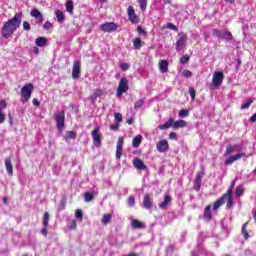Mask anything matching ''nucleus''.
Here are the masks:
<instances>
[{
  "instance_id": "052dcab7",
  "label": "nucleus",
  "mask_w": 256,
  "mask_h": 256,
  "mask_svg": "<svg viewBox=\"0 0 256 256\" xmlns=\"http://www.w3.org/2000/svg\"><path fill=\"white\" fill-rule=\"evenodd\" d=\"M137 32L139 33V35H147V31L141 28V26L137 27Z\"/></svg>"
},
{
  "instance_id": "bf43d9fd",
  "label": "nucleus",
  "mask_w": 256,
  "mask_h": 256,
  "mask_svg": "<svg viewBox=\"0 0 256 256\" xmlns=\"http://www.w3.org/2000/svg\"><path fill=\"white\" fill-rule=\"evenodd\" d=\"M120 68H121L123 71H129V64H127V63H121V64H120Z\"/></svg>"
},
{
  "instance_id": "79ce46f5",
  "label": "nucleus",
  "mask_w": 256,
  "mask_h": 256,
  "mask_svg": "<svg viewBox=\"0 0 256 256\" xmlns=\"http://www.w3.org/2000/svg\"><path fill=\"white\" fill-rule=\"evenodd\" d=\"M252 103H253V99L249 98L246 103H243L241 105V109L242 110L243 109H249V107H251Z\"/></svg>"
},
{
  "instance_id": "7c9ffc66",
  "label": "nucleus",
  "mask_w": 256,
  "mask_h": 256,
  "mask_svg": "<svg viewBox=\"0 0 256 256\" xmlns=\"http://www.w3.org/2000/svg\"><path fill=\"white\" fill-rule=\"evenodd\" d=\"M73 9H74L73 0H68L66 2V11L70 13V15H73Z\"/></svg>"
},
{
  "instance_id": "f03ea898",
  "label": "nucleus",
  "mask_w": 256,
  "mask_h": 256,
  "mask_svg": "<svg viewBox=\"0 0 256 256\" xmlns=\"http://www.w3.org/2000/svg\"><path fill=\"white\" fill-rule=\"evenodd\" d=\"M235 187V180H233L227 189L220 198L214 201L212 209L213 211H219V208L226 203V209H233L235 206V201H233V188Z\"/></svg>"
},
{
  "instance_id": "de8ad7c7",
  "label": "nucleus",
  "mask_w": 256,
  "mask_h": 256,
  "mask_svg": "<svg viewBox=\"0 0 256 256\" xmlns=\"http://www.w3.org/2000/svg\"><path fill=\"white\" fill-rule=\"evenodd\" d=\"M179 117H189V110L187 109H181L179 111Z\"/></svg>"
},
{
  "instance_id": "9b49d317",
  "label": "nucleus",
  "mask_w": 256,
  "mask_h": 256,
  "mask_svg": "<svg viewBox=\"0 0 256 256\" xmlns=\"http://www.w3.org/2000/svg\"><path fill=\"white\" fill-rule=\"evenodd\" d=\"M92 141L94 147H101V134L99 133V127L92 130Z\"/></svg>"
},
{
  "instance_id": "f8f14e48",
  "label": "nucleus",
  "mask_w": 256,
  "mask_h": 256,
  "mask_svg": "<svg viewBox=\"0 0 256 256\" xmlns=\"http://www.w3.org/2000/svg\"><path fill=\"white\" fill-rule=\"evenodd\" d=\"M156 149L159 153H166V151H169V142L165 139L160 140L156 144Z\"/></svg>"
},
{
  "instance_id": "0e129e2a",
  "label": "nucleus",
  "mask_w": 256,
  "mask_h": 256,
  "mask_svg": "<svg viewBox=\"0 0 256 256\" xmlns=\"http://www.w3.org/2000/svg\"><path fill=\"white\" fill-rule=\"evenodd\" d=\"M5 114L3 113V111L2 110H0V124L1 123H5Z\"/></svg>"
},
{
  "instance_id": "58836bf2",
  "label": "nucleus",
  "mask_w": 256,
  "mask_h": 256,
  "mask_svg": "<svg viewBox=\"0 0 256 256\" xmlns=\"http://www.w3.org/2000/svg\"><path fill=\"white\" fill-rule=\"evenodd\" d=\"M67 207V198H62L58 207V211H63Z\"/></svg>"
},
{
  "instance_id": "a18cd8bd",
  "label": "nucleus",
  "mask_w": 256,
  "mask_h": 256,
  "mask_svg": "<svg viewBox=\"0 0 256 256\" xmlns=\"http://www.w3.org/2000/svg\"><path fill=\"white\" fill-rule=\"evenodd\" d=\"M114 119L116 123L121 124V122L123 121V115L121 113H115Z\"/></svg>"
},
{
  "instance_id": "c03bdc74",
  "label": "nucleus",
  "mask_w": 256,
  "mask_h": 256,
  "mask_svg": "<svg viewBox=\"0 0 256 256\" xmlns=\"http://www.w3.org/2000/svg\"><path fill=\"white\" fill-rule=\"evenodd\" d=\"M68 228L70 229V231H75V229H77V221L76 220H71Z\"/></svg>"
},
{
  "instance_id": "1a4fd4ad",
  "label": "nucleus",
  "mask_w": 256,
  "mask_h": 256,
  "mask_svg": "<svg viewBox=\"0 0 256 256\" xmlns=\"http://www.w3.org/2000/svg\"><path fill=\"white\" fill-rule=\"evenodd\" d=\"M81 77V61L76 60L73 63L72 79H79Z\"/></svg>"
},
{
  "instance_id": "f704fd0d",
  "label": "nucleus",
  "mask_w": 256,
  "mask_h": 256,
  "mask_svg": "<svg viewBox=\"0 0 256 256\" xmlns=\"http://www.w3.org/2000/svg\"><path fill=\"white\" fill-rule=\"evenodd\" d=\"M221 39H226L227 41H231V39H233V34H231V32L229 31H224L222 32Z\"/></svg>"
},
{
  "instance_id": "6e6d98bb",
  "label": "nucleus",
  "mask_w": 256,
  "mask_h": 256,
  "mask_svg": "<svg viewBox=\"0 0 256 256\" xmlns=\"http://www.w3.org/2000/svg\"><path fill=\"white\" fill-rule=\"evenodd\" d=\"M189 94H190V97H191L192 101H195V97L197 95L196 92H195V88L190 87L189 88Z\"/></svg>"
},
{
  "instance_id": "49530a36",
  "label": "nucleus",
  "mask_w": 256,
  "mask_h": 256,
  "mask_svg": "<svg viewBox=\"0 0 256 256\" xmlns=\"http://www.w3.org/2000/svg\"><path fill=\"white\" fill-rule=\"evenodd\" d=\"M203 177H205V170H201V171L197 172L195 179L198 181H203Z\"/></svg>"
},
{
  "instance_id": "72a5a7b5",
  "label": "nucleus",
  "mask_w": 256,
  "mask_h": 256,
  "mask_svg": "<svg viewBox=\"0 0 256 256\" xmlns=\"http://www.w3.org/2000/svg\"><path fill=\"white\" fill-rule=\"evenodd\" d=\"M245 193V188L243 186H237L235 190V195L237 197H243V194Z\"/></svg>"
},
{
  "instance_id": "393cba45",
  "label": "nucleus",
  "mask_w": 256,
  "mask_h": 256,
  "mask_svg": "<svg viewBox=\"0 0 256 256\" xmlns=\"http://www.w3.org/2000/svg\"><path fill=\"white\" fill-rule=\"evenodd\" d=\"M37 47H45L47 45V38L45 37H38L35 40Z\"/></svg>"
},
{
  "instance_id": "8fccbe9b",
  "label": "nucleus",
  "mask_w": 256,
  "mask_h": 256,
  "mask_svg": "<svg viewBox=\"0 0 256 256\" xmlns=\"http://www.w3.org/2000/svg\"><path fill=\"white\" fill-rule=\"evenodd\" d=\"M167 29H171V31H179V28H177V26H175V24L169 22L166 24Z\"/></svg>"
},
{
  "instance_id": "bb28decb",
  "label": "nucleus",
  "mask_w": 256,
  "mask_h": 256,
  "mask_svg": "<svg viewBox=\"0 0 256 256\" xmlns=\"http://www.w3.org/2000/svg\"><path fill=\"white\" fill-rule=\"evenodd\" d=\"M141 141H143V136L137 135L132 140V146L135 148L139 147V145H141Z\"/></svg>"
},
{
  "instance_id": "ea45409f",
  "label": "nucleus",
  "mask_w": 256,
  "mask_h": 256,
  "mask_svg": "<svg viewBox=\"0 0 256 256\" xmlns=\"http://www.w3.org/2000/svg\"><path fill=\"white\" fill-rule=\"evenodd\" d=\"M134 49H141L143 45L141 44V38L137 37L133 41Z\"/></svg>"
},
{
  "instance_id": "473e14b6",
  "label": "nucleus",
  "mask_w": 256,
  "mask_h": 256,
  "mask_svg": "<svg viewBox=\"0 0 256 256\" xmlns=\"http://www.w3.org/2000/svg\"><path fill=\"white\" fill-rule=\"evenodd\" d=\"M249 225V222H246L242 225V235L244 239H249V232H247V226Z\"/></svg>"
},
{
  "instance_id": "423d86ee",
  "label": "nucleus",
  "mask_w": 256,
  "mask_h": 256,
  "mask_svg": "<svg viewBox=\"0 0 256 256\" xmlns=\"http://www.w3.org/2000/svg\"><path fill=\"white\" fill-rule=\"evenodd\" d=\"M99 29L102 30L103 33H113V31H117V29H119V26L114 22H106L100 24Z\"/></svg>"
},
{
  "instance_id": "338daca9",
  "label": "nucleus",
  "mask_w": 256,
  "mask_h": 256,
  "mask_svg": "<svg viewBox=\"0 0 256 256\" xmlns=\"http://www.w3.org/2000/svg\"><path fill=\"white\" fill-rule=\"evenodd\" d=\"M32 103H33V105H34L35 107H39V105H41V102H39V100H37V98H34V99L32 100Z\"/></svg>"
},
{
  "instance_id": "0eeeda50",
  "label": "nucleus",
  "mask_w": 256,
  "mask_h": 256,
  "mask_svg": "<svg viewBox=\"0 0 256 256\" xmlns=\"http://www.w3.org/2000/svg\"><path fill=\"white\" fill-rule=\"evenodd\" d=\"M187 45V34L185 33H179L178 34V40L176 41V51L181 52L183 51V48Z\"/></svg>"
},
{
  "instance_id": "cd10ccee",
  "label": "nucleus",
  "mask_w": 256,
  "mask_h": 256,
  "mask_svg": "<svg viewBox=\"0 0 256 256\" xmlns=\"http://www.w3.org/2000/svg\"><path fill=\"white\" fill-rule=\"evenodd\" d=\"M111 219H113L112 214H104L102 219H101V223L103 225H108V223H111Z\"/></svg>"
},
{
  "instance_id": "13d9d810",
  "label": "nucleus",
  "mask_w": 256,
  "mask_h": 256,
  "mask_svg": "<svg viewBox=\"0 0 256 256\" xmlns=\"http://www.w3.org/2000/svg\"><path fill=\"white\" fill-rule=\"evenodd\" d=\"M127 203L130 207H133V205H135V197L130 196L127 200Z\"/></svg>"
},
{
  "instance_id": "a211bd4d",
  "label": "nucleus",
  "mask_w": 256,
  "mask_h": 256,
  "mask_svg": "<svg viewBox=\"0 0 256 256\" xmlns=\"http://www.w3.org/2000/svg\"><path fill=\"white\" fill-rule=\"evenodd\" d=\"M204 221H211L213 219V213L211 212V205H207L203 212Z\"/></svg>"
},
{
  "instance_id": "b1692460",
  "label": "nucleus",
  "mask_w": 256,
  "mask_h": 256,
  "mask_svg": "<svg viewBox=\"0 0 256 256\" xmlns=\"http://www.w3.org/2000/svg\"><path fill=\"white\" fill-rule=\"evenodd\" d=\"M234 151H241V147L239 145H229L226 148V155H231Z\"/></svg>"
},
{
  "instance_id": "e2e57ef3",
  "label": "nucleus",
  "mask_w": 256,
  "mask_h": 256,
  "mask_svg": "<svg viewBox=\"0 0 256 256\" xmlns=\"http://www.w3.org/2000/svg\"><path fill=\"white\" fill-rule=\"evenodd\" d=\"M169 139H171L172 141H177V134L175 132H171L169 134Z\"/></svg>"
},
{
  "instance_id": "69168bd1",
  "label": "nucleus",
  "mask_w": 256,
  "mask_h": 256,
  "mask_svg": "<svg viewBox=\"0 0 256 256\" xmlns=\"http://www.w3.org/2000/svg\"><path fill=\"white\" fill-rule=\"evenodd\" d=\"M47 227L43 226V228L41 229V234L44 236V237H47Z\"/></svg>"
},
{
  "instance_id": "39448f33",
  "label": "nucleus",
  "mask_w": 256,
  "mask_h": 256,
  "mask_svg": "<svg viewBox=\"0 0 256 256\" xmlns=\"http://www.w3.org/2000/svg\"><path fill=\"white\" fill-rule=\"evenodd\" d=\"M54 118L56 119L58 131H63V129H65V111L54 114Z\"/></svg>"
},
{
  "instance_id": "3c124183",
  "label": "nucleus",
  "mask_w": 256,
  "mask_h": 256,
  "mask_svg": "<svg viewBox=\"0 0 256 256\" xmlns=\"http://www.w3.org/2000/svg\"><path fill=\"white\" fill-rule=\"evenodd\" d=\"M212 35H213L214 37H218V39H221V37H222V32H220V30H218V29H213V30H212Z\"/></svg>"
},
{
  "instance_id": "4c0bfd02",
  "label": "nucleus",
  "mask_w": 256,
  "mask_h": 256,
  "mask_svg": "<svg viewBox=\"0 0 256 256\" xmlns=\"http://www.w3.org/2000/svg\"><path fill=\"white\" fill-rule=\"evenodd\" d=\"M143 105H145V100L144 99H140V100L136 101L135 104H134L135 111L141 109V107H143Z\"/></svg>"
},
{
  "instance_id": "774afa93",
  "label": "nucleus",
  "mask_w": 256,
  "mask_h": 256,
  "mask_svg": "<svg viewBox=\"0 0 256 256\" xmlns=\"http://www.w3.org/2000/svg\"><path fill=\"white\" fill-rule=\"evenodd\" d=\"M124 256H139V254H137V253H129V254L124 255Z\"/></svg>"
},
{
  "instance_id": "6e6552de",
  "label": "nucleus",
  "mask_w": 256,
  "mask_h": 256,
  "mask_svg": "<svg viewBox=\"0 0 256 256\" xmlns=\"http://www.w3.org/2000/svg\"><path fill=\"white\" fill-rule=\"evenodd\" d=\"M127 13H128L129 21L131 23H133L134 25H137V23H139L141 21L139 16L137 14H135V8H133V6L128 7Z\"/></svg>"
},
{
  "instance_id": "4be33fe9",
  "label": "nucleus",
  "mask_w": 256,
  "mask_h": 256,
  "mask_svg": "<svg viewBox=\"0 0 256 256\" xmlns=\"http://www.w3.org/2000/svg\"><path fill=\"white\" fill-rule=\"evenodd\" d=\"M131 226L133 229H145V224L137 219L132 220Z\"/></svg>"
},
{
  "instance_id": "a878e982",
  "label": "nucleus",
  "mask_w": 256,
  "mask_h": 256,
  "mask_svg": "<svg viewBox=\"0 0 256 256\" xmlns=\"http://www.w3.org/2000/svg\"><path fill=\"white\" fill-rule=\"evenodd\" d=\"M158 127L161 130L171 129V127H173V118H169L166 123L159 125Z\"/></svg>"
},
{
  "instance_id": "2eb2a0df",
  "label": "nucleus",
  "mask_w": 256,
  "mask_h": 256,
  "mask_svg": "<svg viewBox=\"0 0 256 256\" xmlns=\"http://www.w3.org/2000/svg\"><path fill=\"white\" fill-rule=\"evenodd\" d=\"M243 157H245V153L232 155L225 160V165H233L235 161H239V159H243Z\"/></svg>"
},
{
  "instance_id": "9d476101",
  "label": "nucleus",
  "mask_w": 256,
  "mask_h": 256,
  "mask_svg": "<svg viewBox=\"0 0 256 256\" xmlns=\"http://www.w3.org/2000/svg\"><path fill=\"white\" fill-rule=\"evenodd\" d=\"M223 79H225V74H223V72L221 71L214 72L212 77V83L215 87H219V85L223 83Z\"/></svg>"
},
{
  "instance_id": "864d4df0",
  "label": "nucleus",
  "mask_w": 256,
  "mask_h": 256,
  "mask_svg": "<svg viewBox=\"0 0 256 256\" xmlns=\"http://www.w3.org/2000/svg\"><path fill=\"white\" fill-rule=\"evenodd\" d=\"M75 217H76V219H79L80 221H82L83 220V211L77 209L75 212Z\"/></svg>"
},
{
  "instance_id": "f257e3e1",
  "label": "nucleus",
  "mask_w": 256,
  "mask_h": 256,
  "mask_svg": "<svg viewBox=\"0 0 256 256\" xmlns=\"http://www.w3.org/2000/svg\"><path fill=\"white\" fill-rule=\"evenodd\" d=\"M23 19V12H18L12 19L6 21L1 29V35L3 39H9L13 33L21 27V21Z\"/></svg>"
},
{
  "instance_id": "20e7f679",
  "label": "nucleus",
  "mask_w": 256,
  "mask_h": 256,
  "mask_svg": "<svg viewBox=\"0 0 256 256\" xmlns=\"http://www.w3.org/2000/svg\"><path fill=\"white\" fill-rule=\"evenodd\" d=\"M129 91V80L126 77H122L118 84L116 95L117 97H121L123 93H127Z\"/></svg>"
},
{
  "instance_id": "dca6fc26",
  "label": "nucleus",
  "mask_w": 256,
  "mask_h": 256,
  "mask_svg": "<svg viewBox=\"0 0 256 256\" xmlns=\"http://www.w3.org/2000/svg\"><path fill=\"white\" fill-rule=\"evenodd\" d=\"M133 167H135V169H137L138 171H145V169H147V165L143 163V160H141V158H135L133 160Z\"/></svg>"
},
{
  "instance_id": "680f3d73",
  "label": "nucleus",
  "mask_w": 256,
  "mask_h": 256,
  "mask_svg": "<svg viewBox=\"0 0 256 256\" xmlns=\"http://www.w3.org/2000/svg\"><path fill=\"white\" fill-rule=\"evenodd\" d=\"M119 127H120V124L117 122L115 124L110 125L111 131H117V129H119Z\"/></svg>"
},
{
  "instance_id": "ddd939ff",
  "label": "nucleus",
  "mask_w": 256,
  "mask_h": 256,
  "mask_svg": "<svg viewBox=\"0 0 256 256\" xmlns=\"http://www.w3.org/2000/svg\"><path fill=\"white\" fill-rule=\"evenodd\" d=\"M144 209H152L153 207V194H145L142 202Z\"/></svg>"
},
{
  "instance_id": "a19ab883",
  "label": "nucleus",
  "mask_w": 256,
  "mask_h": 256,
  "mask_svg": "<svg viewBox=\"0 0 256 256\" xmlns=\"http://www.w3.org/2000/svg\"><path fill=\"white\" fill-rule=\"evenodd\" d=\"M141 11H147V0H138Z\"/></svg>"
},
{
  "instance_id": "e433bc0d",
  "label": "nucleus",
  "mask_w": 256,
  "mask_h": 256,
  "mask_svg": "<svg viewBox=\"0 0 256 256\" xmlns=\"http://www.w3.org/2000/svg\"><path fill=\"white\" fill-rule=\"evenodd\" d=\"M65 139H77V132H74V131H67L66 132V136H65Z\"/></svg>"
},
{
  "instance_id": "603ef678",
  "label": "nucleus",
  "mask_w": 256,
  "mask_h": 256,
  "mask_svg": "<svg viewBox=\"0 0 256 256\" xmlns=\"http://www.w3.org/2000/svg\"><path fill=\"white\" fill-rule=\"evenodd\" d=\"M7 109V101L5 99H0V111Z\"/></svg>"
},
{
  "instance_id": "4d7b16f0",
  "label": "nucleus",
  "mask_w": 256,
  "mask_h": 256,
  "mask_svg": "<svg viewBox=\"0 0 256 256\" xmlns=\"http://www.w3.org/2000/svg\"><path fill=\"white\" fill-rule=\"evenodd\" d=\"M45 31H49L50 29H53V24H51V22L47 21L44 23L43 25Z\"/></svg>"
},
{
  "instance_id": "2f4dec72",
  "label": "nucleus",
  "mask_w": 256,
  "mask_h": 256,
  "mask_svg": "<svg viewBox=\"0 0 256 256\" xmlns=\"http://www.w3.org/2000/svg\"><path fill=\"white\" fill-rule=\"evenodd\" d=\"M56 18H57L58 23H63V21H65V14L63 13V11L57 10Z\"/></svg>"
},
{
  "instance_id": "c85d7f7f",
  "label": "nucleus",
  "mask_w": 256,
  "mask_h": 256,
  "mask_svg": "<svg viewBox=\"0 0 256 256\" xmlns=\"http://www.w3.org/2000/svg\"><path fill=\"white\" fill-rule=\"evenodd\" d=\"M49 219H51L49 212H44L42 217L43 227H49Z\"/></svg>"
},
{
  "instance_id": "c9c22d12",
  "label": "nucleus",
  "mask_w": 256,
  "mask_h": 256,
  "mask_svg": "<svg viewBox=\"0 0 256 256\" xmlns=\"http://www.w3.org/2000/svg\"><path fill=\"white\" fill-rule=\"evenodd\" d=\"M202 182H203L202 180H197V179L194 180V184H193L194 191H197V192L201 191Z\"/></svg>"
},
{
  "instance_id": "f3484780",
  "label": "nucleus",
  "mask_w": 256,
  "mask_h": 256,
  "mask_svg": "<svg viewBox=\"0 0 256 256\" xmlns=\"http://www.w3.org/2000/svg\"><path fill=\"white\" fill-rule=\"evenodd\" d=\"M185 127H187V121L181 119L175 121V119L172 118V129H183Z\"/></svg>"
},
{
  "instance_id": "7ed1b4c3",
  "label": "nucleus",
  "mask_w": 256,
  "mask_h": 256,
  "mask_svg": "<svg viewBox=\"0 0 256 256\" xmlns=\"http://www.w3.org/2000/svg\"><path fill=\"white\" fill-rule=\"evenodd\" d=\"M33 89H35V86L31 83H27L21 88L20 93L22 95V103H27L29 99H31Z\"/></svg>"
},
{
  "instance_id": "412c9836",
  "label": "nucleus",
  "mask_w": 256,
  "mask_h": 256,
  "mask_svg": "<svg viewBox=\"0 0 256 256\" xmlns=\"http://www.w3.org/2000/svg\"><path fill=\"white\" fill-rule=\"evenodd\" d=\"M31 17H34V19H39L40 23H43V14H41V11H39L37 8L32 9L30 11Z\"/></svg>"
},
{
  "instance_id": "09e8293b",
  "label": "nucleus",
  "mask_w": 256,
  "mask_h": 256,
  "mask_svg": "<svg viewBox=\"0 0 256 256\" xmlns=\"http://www.w3.org/2000/svg\"><path fill=\"white\" fill-rule=\"evenodd\" d=\"M22 27H23L24 31H31V24L28 21H24L22 23Z\"/></svg>"
},
{
  "instance_id": "5701e85b",
  "label": "nucleus",
  "mask_w": 256,
  "mask_h": 256,
  "mask_svg": "<svg viewBox=\"0 0 256 256\" xmlns=\"http://www.w3.org/2000/svg\"><path fill=\"white\" fill-rule=\"evenodd\" d=\"M171 203V195H165L164 200L159 204L160 209H165Z\"/></svg>"
},
{
  "instance_id": "c756f323",
  "label": "nucleus",
  "mask_w": 256,
  "mask_h": 256,
  "mask_svg": "<svg viewBox=\"0 0 256 256\" xmlns=\"http://www.w3.org/2000/svg\"><path fill=\"white\" fill-rule=\"evenodd\" d=\"M93 199H95V194L90 193V192L84 193V201H86V203H91V201H93Z\"/></svg>"
},
{
  "instance_id": "aec40b11",
  "label": "nucleus",
  "mask_w": 256,
  "mask_h": 256,
  "mask_svg": "<svg viewBox=\"0 0 256 256\" xmlns=\"http://www.w3.org/2000/svg\"><path fill=\"white\" fill-rule=\"evenodd\" d=\"M158 66L161 73H167L169 71V62L167 60H160Z\"/></svg>"
},
{
  "instance_id": "4468645a",
  "label": "nucleus",
  "mask_w": 256,
  "mask_h": 256,
  "mask_svg": "<svg viewBox=\"0 0 256 256\" xmlns=\"http://www.w3.org/2000/svg\"><path fill=\"white\" fill-rule=\"evenodd\" d=\"M123 137H119L116 145V159H121L123 156Z\"/></svg>"
},
{
  "instance_id": "37998d69",
  "label": "nucleus",
  "mask_w": 256,
  "mask_h": 256,
  "mask_svg": "<svg viewBox=\"0 0 256 256\" xmlns=\"http://www.w3.org/2000/svg\"><path fill=\"white\" fill-rule=\"evenodd\" d=\"M191 59V57L188 55V54H185L183 55L179 62L182 64V65H185V63H187L189 60Z\"/></svg>"
},
{
  "instance_id": "6ab92c4d",
  "label": "nucleus",
  "mask_w": 256,
  "mask_h": 256,
  "mask_svg": "<svg viewBox=\"0 0 256 256\" xmlns=\"http://www.w3.org/2000/svg\"><path fill=\"white\" fill-rule=\"evenodd\" d=\"M4 163L8 175L13 176V164L11 163V157L5 158Z\"/></svg>"
},
{
  "instance_id": "5fc2aeb1",
  "label": "nucleus",
  "mask_w": 256,
  "mask_h": 256,
  "mask_svg": "<svg viewBox=\"0 0 256 256\" xmlns=\"http://www.w3.org/2000/svg\"><path fill=\"white\" fill-rule=\"evenodd\" d=\"M182 75H183V77H186L187 79H189V78L193 77V72H191L190 70H184L182 72Z\"/></svg>"
}]
</instances>
